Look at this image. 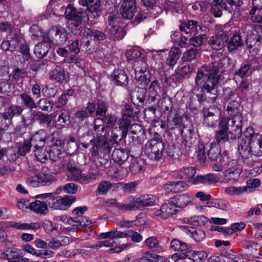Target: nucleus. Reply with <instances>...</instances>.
<instances>
[{"mask_svg":"<svg viewBox=\"0 0 262 262\" xmlns=\"http://www.w3.org/2000/svg\"><path fill=\"white\" fill-rule=\"evenodd\" d=\"M46 37L50 43L62 45L67 42L68 33L64 29L53 28L48 31Z\"/></svg>","mask_w":262,"mask_h":262,"instance_id":"8","label":"nucleus"},{"mask_svg":"<svg viewBox=\"0 0 262 262\" xmlns=\"http://www.w3.org/2000/svg\"><path fill=\"white\" fill-rule=\"evenodd\" d=\"M145 162L141 158L134 159L129 166L131 173L136 174L140 173L144 170Z\"/></svg>","mask_w":262,"mask_h":262,"instance_id":"31","label":"nucleus"},{"mask_svg":"<svg viewBox=\"0 0 262 262\" xmlns=\"http://www.w3.org/2000/svg\"><path fill=\"white\" fill-rule=\"evenodd\" d=\"M117 120L116 116L109 114L105 115L102 119L98 118L95 119L94 129L96 139L91 140L90 142L93 146L91 149L92 156L98 157L100 154L108 155L111 150L110 144L107 142L106 133H104V125L97 124L98 122L105 123L107 126L112 127L116 124Z\"/></svg>","mask_w":262,"mask_h":262,"instance_id":"3","label":"nucleus"},{"mask_svg":"<svg viewBox=\"0 0 262 262\" xmlns=\"http://www.w3.org/2000/svg\"><path fill=\"white\" fill-rule=\"evenodd\" d=\"M78 3L82 6H86L89 11L95 13L97 16L100 13V0H79Z\"/></svg>","mask_w":262,"mask_h":262,"instance_id":"24","label":"nucleus"},{"mask_svg":"<svg viewBox=\"0 0 262 262\" xmlns=\"http://www.w3.org/2000/svg\"><path fill=\"white\" fill-rule=\"evenodd\" d=\"M206 39V37L205 35L195 36L190 38L189 43L191 46L197 47L201 46Z\"/></svg>","mask_w":262,"mask_h":262,"instance_id":"60","label":"nucleus"},{"mask_svg":"<svg viewBox=\"0 0 262 262\" xmlns=\"http://www.w3.org/2000/svg\"><path fill=\"white\" fill-rule=\"evenodd\" d=\"M188 184L183 181L169 182L164 184L163 189L167 192L178 193L185 191Z\"/></svg>","mask_w":262,"mask_h":262,"instance_id":"16","label":"nucleus"},{"mask_svg":"<svg viewBox=\"0 0 262 262\" xmlns=\"http://www.w3.org/2000/svg\"><path fill=\"white\" fill-rule=\"evenodd\" d=\"M192 71V68L189 65H184L179 67L176 70L174 76L176 80H180L185 76L190 74Z\"/></svg>","mask_w":262,"mask_h":262,"instance_id":"39","label":"nucleus"},{"mask_svg":"<svg viewBox=\"0 0 262 262\" xmlns=\"http://www.w3.org/2000/svg\"><path fill=\"white\" fill-rule=\"evenodd\" d=\"M7 39H9L12 46L13 47L15 51L19 47L20 52L22 54L24 59V62H29L31 60V55L30 54L29 49L26 45L24 43L25 42L23 35L21 34L14 33L13 36H8Z\"/></svg>","mask_w":262,"mask_h":262,"instance_id":"7","label":"nucleus"},{"mask_svg":"<svg viewBox=\"0 0 262 262\" xmlns=\"http://www.w3.org/2000/svg\"><path fill=\"white\" fill-rule=\"evenodd\" d=\"M181 51L178 48L172 47L169 52L166 63L169 66H173L180 58Z\"/></svg>","mask_w":262,"mask_h":262,"instance_id":"38","label":"nucleus"},{"mask_svg":"<svg viewBox=\"0 0 262 262\" xmlns=\"http://www.w3.org/2000/svg\"><path fill=\"white\" fill-rule=\"evenodd\" d=\"M228 120L226 118H220L219 127L215 134V139L218 144H223L238 138L230 130H228Z\"/></svg>","mask_w":262,"mask_h":262,"instance_id":"5","label":"nucleus"},{"mask_svg":"<svg viewBox=\"0 0 262 262\" xmlns=\"http://www.w3.org/2000/svg\"><path fill=\"white\" fill-rule=\"evenodd\" d=\"M209 44L212 49L218 50L225 46V41L219 35L211 36L209 40Z\"/></svg>","mask_w":262,"mask_h":262,"instance_id":"44","label":"nucleus"},{"mask_svg":"<svg viewBox=\"0 0 262 262\" xmlns=\"http://www.w3.org/2000/svg\"><path fill=\"white\" fill-rule=\"evenodd\" d=\"M205 148V145L203 144H199L198 146L197 157L201 162H204L207 158V154L206 153Z\"/></svg>","mask_w":262,"mask_h":262,"instance_id":"63","label":"nucleus"},{"mask_svg":"<svg viewBox=\"0 0 262 262\" xmlns=\"http://www.w3.org/2000/svg\"><path fill=\"white\" fill-rule=\"evenodd\" d=\"M183 125H184L182 122V119L181 117L176 116L171 120L168 119L167 126L169 129H172L175 127H179L180 130L183 128Z\"/></svg>","mask_w":262,"mask_h":262,"instance_id":"48","label":"nucleus"},{"mask_svg":"<svg viewBox=\"0 0 262 262\" xmlns=\"http://www.w3.org/2000/svg\"><path fill=\"white\" fill-rule=\"evenodd\" d=\"M219 69L212 64L205 65L199 69L195 79V86L200 88L205 100L209 103L214 102L217 97V87L220 79Z\"/></svg>","mask_w":262,"mask_h":262,"instance_id":"1","label":"nucleus"},{"mask_svg":"<svg viewBox=\"0 0 262 262\" xmlns=\"http://www.w3.org/2000/svg\"><path fill=\"white\" fill-rule=\"evenodd\" d=\"M184 229L186 234L190 236L196 242H200L205 237V233L201 229H195L193 227L185 226Z\"/></svg>","mask_w":262,"mask_h":262,"instance_id":"22","label":"nucleus"},{"mask_svg":"<svg viewBox=\"0 0 262 262\" xmlns=\"http://www.w3.org/2000/svg\"><path fill=\"white\" fill-rule=\"evenodd\" d=\"M240 108L241 105L237 101L234 100L230 102L226 110L228 117H242Z\"/></svg>","mask_w":262,"mask_h":262,"instance_id":"30","label":"nucleus"},{"mask_svg":"<svg viewBox=\"0 0 262 262\" xmlns=\"http://www.w3.org/2000/svg\"><path fill=\"white\" fill-rule=\"evenodd\" d=\"M71 243L70 238L68 236H62L60 239H53L48 244V247L52 249H57L61 246L69 245Z\"/></svg>","mask_w":262,"mask_h":262,"instance_id":"36","label":"nucleus"},{"mask_svg":"<svg viewBox=\"0 0 262 262\" xmlns=\"http://www.w3.org/2000/svg\"><path fill=\"white\" fill-rule=\"evenodd\" d=\"M41 186H45L51 184L53 181L52 176L46 173L45 172H41L37 174Z\"/></svg>","mask_w":262,"mask_h":262,"instance_id":"54","label":"nucleus"},{"mask_svg":"<svg viewBox=\"0 0 262 262\" xmlns=\"http://www.w3.org/2000/svg\"><path fill=\"white\" fill-rule=\"evenodd\" d=\"M29 207L32 211L40 214H46L49 211L47 204L38 200L30 203Z\"/></svg>","mask_w":262,"mask_h":262,"instance_id":"32","label":"nucleus"},{"mask_svg":"<svg viewBox=\"0 0 262 262\" xmlns=\"http://www.w3.org/2000/svg\"><path fill=\"white\" fill-rule=\"evenodd\" d=\"M50 78L60 83L66 82L67 77L64 69L60 66L56 67L50 72Z\"/></svg>","mask_w":262,"mask_h":262,"instance_id":"27","label":"nucleus"},{"mask_svg":"<svg viewBox=\"0 0 262 262\" xmlns=\"http://www.w3.org/2000/svg\"><path fill=\"white\" fill-rule=\"evenodd\" d=\"M33 146L29 140L24 141L23 144L20 145L18 150V153L21 156H25L30 151L31 146Z\"/></svg>","mask_w":262,"mask_h":262,"instance_id":"62","label":"nucleus"},{"mask_svg":"<svg viewBox=\"0 0 262 262\" xmlns=\"http://www.w3.org/2000/svg\"><path fill=\"white\" fill-rule=\"evenodd\" d=\"M12 227L17 230H36L40 227V224L38 222L31 223H21L14 222L12 224Z\"/></svg>","mask_w":262,"mask_h":262,"instance_id":"37","label":"nucleus"},{"mask_svg":"<svg viewBox=\"0 0 262 262\" xmlns=\"http://www.w3.org/2000/svg\"><path fill=\"white\" fill-rule=\"evenodd\" d=\"M227 120H228V127H230V130L239 138L242 135L243 117H228Z\"/></svg>","mask_w":262,"mask_h":262,"instance_id":"15","label":"nucleus"},{"mask_svg":"<svg viewBox=\"0 0 262 262\" xmlns=\"http://www.w3.org/2000/svg\"><path fill=\"white\" fill-rule=\"evenodd\" d=\"M129 201L135 202L138 209H143L146 207L155 205L156 198L151 194H145L139 197L130 196Z\"/></svg>","mask_w":262,"mask_h":262,"instance_id":"10","label":"nucleus"},{"mask_svg":"<svg viewBox=\"0 0 262 262\" xmlns=\"http://www.w3.org/2000/svg\"><path fill=\"white\" fill-rule=\"evenodd\" d=\"M142 55L141 52L136 49L128 50L126 53V57L129 60H136L141 57Z\"/></svg>","mask_w":262,"mask_h":262,"instance_id":"61","label":"nucleus"},{"mask_svg":"<svg viewBox=\"0 0 262 262\" xmlns=\"http://www.w3.org/2000/svg\"><path fill=\"white\" fill-rule=\"evenodd\" d=\"M20 97L25 105L29 109H33L37 107V105L32 97L29 95L24 93L20 94Z\"/></svg>","mask_w":262,"mask_h":262,"instance_id":"51","label":"nucleus"},{"mask_svg":"<svg viewBox=\"0 0 262 262\" xmlns=\"http://www.w3.org/2000/svg\"><path fill=\"white\" fill-rule=\"evenodd\" d=\"M112 187V184L107 181H101L98 187V191L99 194H104L110 189Z\"/></svg>","mask_w":262,"mask_h":262,"instance_id":"64","label":"nucleus"},{"mask_svg":"<svg viewBox=\"0 0 262 262\" xmlns=\"http://www.w3.org/2000/svg\"><path fill=\"white\" fill-rule=\"evenodd\" d=\"M244 45L241 36L238 34H234L228 43L227 48L230 52L237 50Z\"/></svg>","mask_w":262,"mask_h":262,"instance_id":"35","label":"nucleus"},{"mask_svg":"<svg viewBox=\"0 0 262 262\" xmlns=\"http://www.w3.org/2000/svg\"><path fill=\"white\" fill-rule=\"evenodd\" d=\"M211 11L215 17H220L222 15V9L228 11L229 13H233L232 9H230L226 5L224 0H213L211 3Z\"/></svg>","mask_w":262,"mask_h":262,"instance_id":"17","label":"nucleus"},{"mask_svg":"<svg viewBox=\"0 0 262 262\" xmlns=\"http://www.w3.org/2000/svg\"><path fill=\"white\" fill-rule=\"evenodd\" d=\"M219 178L214 173H209L205 175H198L189 180V183L197 185L200 183L205 185H211L218 182Z\"/></svg>","mask_w":262,"mask_h":262,"instance_id":"14","label":"nucleus"},{"mask_svg":"<svg viewBox=\"0 0 262 262\" xmlns=\"http://www.w3.org/2000/svg\"><path fill=\"white\" fill-rule=\"evenodd\" d=\"M192 200V195L187 193L175 196L172 203L175 205L176 210L178 212L190 203Z\"/></svg>","mask_w":262,"mask_h":262,"instance_id":"19","label":"nucleus"},{"mask_svg":"<svg viewBox=\"0 0 262 262\" xmlns=\"http://www.w3.org/2000/svg\"><path fill=\"white\" fill-rule=\"evenodd\" d=\"M107 110V105L105 102L102 100H99L97 103V108L96 110L97 116L103 117L106 115Z\"/></svg>","mask_w":262,"mask_h":262,"instance_id":"58","label":"nucleus"},{"mask_svg":"<svg viewBox=\"0 0 262 262\" xmlns=\"http://www.w3.org/2000/svg\"><path fill=\"white\" fill-rule=\"evenodd\" d=\"M180 29L181 31L185 32L186 34L190 33L195 35L198 33L199 30L201 29V27L196 21L191 20L182 23L180 26Z\"/></svg>","mask_w":262,"mask_h":262,"instance_id":"23","label":"nucleus"},{"mask_svg":"<svg viewBox=\"0 0 262 262\" xmlns=\"http://www.w3.org/2000/svg\"><path fill=\"white\" fill-rule=\"evenodd\" d=\"M146 246L153 251L159 252L162 250L159 242L156 237L150 236L148 237L145 241Z\"/></svg>","mask_w":262,"mask_h":262,"instance_id":"42","label":"nucleus"},{"mask_svg":"<svg viewBox=\"0 0 262 262\" xmlns=\"http://www.w3.org/2000/svg\"><path fill=\"white\" fill-rule=\"evenodd\" d=\"M34 152L37 160L40 162H45L48 158V155H50L51 152H48L42 147H34Z\"/></svg>","mask_w":262,"mask_h":262,"instance_id":"41","label":"nucleus"},{"mask_svg":"<svg viewBox=\"0 0 262 262\" xmlns=\"http://www.w3.org/2000/svg\"><path fill=\"white\" fill-rule=\"evenodd\" d=\"M116 245V242L113 239H108L105 241H99L96 244L92 245L91 248L93 249H99L103 247L107 248H113ZM113 252H119L122 251V249L120 247H116L114 249L111 248L110 249Z\"/></svg>","mask_w":262,"mask_h":262,"instance_id":"29","label":"nucleus"},{"mask_svg":"<svg viewBox=\"0 0 262 262\" xmlns=\"http://www.w3.org/2000/svg\"><path fill=\"white\" fill-rule=\"evenodd\" d=\"M247 192V187L243 186H230L225 188V192L230 195H239Z\"/></svg>","mask_w":262,"mask_h":262,"instance_id":"46","label":"nucleus"},{"mask_svg":"<svg viewBox=\"0 0 262 262\" xmlns=\"http://www.w3.org/2000/svg\"><path fill=\"white\" fill-rule=\"evenodd\" d=\"M132 115V111L129 106L126 105L125 113H124L121 119L118 120V124L119 129L121 130L122 138H125L127 134L128 128L130 125V117Z\"/></svg>","mask_w":262,"mask_h":262,"instance_id":"12","label":"nucleus"},{"mask_svg":"<svg viewBox=\"0 0 262 262\" xmlns=\"http://www.w3.org/2000/svg\"><path fill=\"white\" fill-rule=\"evenodd\" d=\"M241 172L242 170L239 168L232 167L225 170L224 176L228 182L234 183L238 180Z\"/></svg>","mask_w":262,"mask_h":262,"instance_id":"26","label":"nucleus"},{"mask_svg":"<svg viewBox=\"0 0 262 262\" xmlns=\"http://www.w3.org/2000/svg\"><path fill=\"white\" fill-rule=\"evenodd\" d=\"M183 221L186 224H189L194 226H201L207 223V219L204 215L193 216L190 217H185Z\"/></svg>","mask_w":262,"mask_h":262,"instance_id":"34","label":"nucleus"},{"mask_svg":"<svg viewBox=\"0 0 262 262\" xmlns=\"http://www.w3.org/2000/svg\"><path fill=\"white\" fill-rule=\"evenodd\" d=\"M111 76L115 83L118 85L126 86L128 84V77L125 71L122 70H115Z\"/></svg>","mask_w":262,"mask_h":262,"instance_id":"20","label":"nucleus"},{"mask_svg":"<svg viewBox=\"0 0 262 262\" xmlns=\"http://www.w3.org/2000/svg\"><path fill=\"white\" fill-rule=\"evenodd\" d=\"M76 200V197L73 195H65L63 197L60 196V210H64L69 207Z\"/></svg>","mask_w":262,"mask_h":262,"instance_id":"47","label":"nucleus"},{"mask_svg":"<svg viewBox=\"0 0 262 262\" xmlns=\"http://www.w3.org/2000/svg\"><path fill=\"white\" fill-rule=\"evenodd\" d=\"M207 156L213 161H216L220 157V149L218 144L213 142L210 145V149L208 151Z\"/></svg>","mask_w":262,"mask_h":262,"instance_id":"43","label":"nucleus"},{"mask_svg":"<svg viewBox=\"0 0 262 262\" xmlns=\"http://www.w3.org/2000/svg\"><path fill=\"white\" fill-rule=\"evenodd\" d=\"M170 247L174 251H188L191 249L190 245H188L186 243L181 242L177 239H173L171 241Z\"/></svg>","mask_w":262,"mask_h":262,"instance_id":"40","label":"nucleus"},{"mask_svg":"<svg viewBox=\"0 0 262 262\" xmlns=\"http://www.w3.org/2000/svg\"><path fill=\"white\" fill-rule=\"evenodd\" d=\"M130 202L126 204H122L120 203H116V207L120 211L123 212L126 211H132L138 209L136 203L134 202L129 201Z\"/></svg>","mask_w":262,"mask_h":262,"instance_id":"49","label":"nucleus"},{"mask_svg":"<svg viewBox=\"0 0 262 262\" xmlns=\"http://www.w3.org/2000/svg\"><path fill=\"white\" fill-rule=\"evenodd\" d=\"M153 211L156 216L164 220L167 219L177 212L176 207L172 202L165 203L159 208L154 209Z\"/></svg>","mask_w":262,"mask_h":262,"instance_id":"9","label":"nucleus"},{"mask_svg":"<svg viewBox=\"0 0 262 262\" xmlns=\"http://www.w3.org/2000/svg\"><path fill=\"white\" fill-rule=\"evenodd\" d=\"M49 207L55 210H60V196H55L54 194L52 198H50L49 200H47Z\"/></svg>","mask_w":262,"mask_h":262,"instance_id":"56","label":"nucleus"},{"mask_svg":"<svg viewBox=\"0 0 262 262\" xmlns=\"http://www.w3.org/2000/svg\"><path fill=\"white\" fill-rule=\"evenodd\" d=\"M43 39V42L38 43L34 48V53L36 56L39 58L44 57L51 48L50 43L47 39L46 36H44Z\"/></svg>","mask_w":262,"mask_h":262,"instance_id":"25","label":"nucleus"},{"mask_svg":"<svg viewBox=\"0 0 262 262\" xmlns=\"http://www.w3.org/2000/svg\"><path fill=\"white\" fill-rule=\"evenodd\" d=\"M247 40L251 43H253V46H259L262 42V25H255L253 31L248 37Z\"/></svg>","mask_w":262,"mask_h":262,"instance_id":"21","label":"nucleus"},{"mask_svg":"<svg viewBox=\"0 0 262 262\" xmlns=\"http://www.w3.org/2000/svg\"><path fill=\"white\" fill-rule=\"evenodd\" d=\"M198 50L195 48H191L187 50L183 54V59L185 61H191L195 59Z\"/></svg>","mask_w":262,"mask_h":262,"instance_id":"57","label":"nucleus"},{"mask_svg":"<svg viewBox=\"0 0 262 262\" xmlns=\"http://www.w3.org/2000/svg\"><path fill=\"white\" fill-rule=\"evenodd\" d=\"M47 133L44 129H40L33 134L29 140L34 147H42L46 144Z\"/></svg>","mask_w":262,"mask_h":262,"instance_id":"18","label":"nucleus"},{"mask_svg":"<svg viewBox=\"0 0 262 262\" xmlns=\"http://www.w3.org/2000/svg\"><path fill=\"white\" fill-rule=\"evenodd\" d=\"M35 117L36 114L32 109H29L22 115V122L26 125L29 126L34 122Z\"/></svg>","mask_w":262,"mask_h":262,"instance_id":"45","label":"nucleus"},{"mask_svg":"<svg viewBox=\"0 0 262 262\" xmlns=\"http://www.w3.org/2000/svg\"><path fill=\"white\" fill-rule=\"evenodd\" d=\"M149 73H135V79L141 85H146L150 81Z\"/></svg>","mask_w":262,"mask_h":262,"instance_id":"50","label":"nucleus"},{"mask_svg":"<svg viewBox=\"0 0 262 262\" xmlns=\"http://www.w3.org/2000/svg\"><path fill=\"white\" fill-rule=\"evenodd\" d=\"M245 138L238 140V151L244 162L252 166L257 157L262 156V135L255 133L252 127L247 128Z\"/></svg>","mask_w":262,"mask_h":262,"instance_id":"2","label":"nucleus"},{"mask_svg":"<svg viewBox=\"0 0 262 262\" xmlns=\"http://www.w3.org/2000/svg\"><path fill=\"white\" fill-rule=\"evenodd\" d=\"M23 109L20 106L18 105H11L7 110V112L5 113L8 115V117H12L14 116H19Z\"/></svg>","mask_w":262,"mask_h":262,"instance_id":"59","label":"nucleus"},{"mask_svg":"<svg viewBox=\"0 0 262 262\" xmlns=\"http://www.w3.org/2000/svg\"><path fill=\"white\" fill-rule=\"evenodd\" d=\"M145 222V215L144 213H141L136 216V219L134 221L132 222L126 221L124 226L129 227L132 226V224L135 226H142L144 225Z\"/></svg>","mask_w":262,"mask_h":262,"instance_id":"53","label":"nucleus"},{"mask_svg":"<svg viewBox=\"0 0 262 262\" xmlns=\"http://www.w3.org/2000/svg\"><path fill=\"white\" fill-rule=\"evenodd\" d=\"M84 12L78 11L72 5H68L64 12V16L70 20L68 28L73 33L75 34L79 33L82 17L84 16Z\"/></svg>","mask_w":262,"mask_h":262,"instance_id":"4","label":"nucleus"},{"mask_svg":"<svg viewBox=\"0 0 262 262\" xmlns=\"http://www.w3.org/2000/svg\"><path fill=\"white\" fill-rule=\"evenodd\" d=\"M164 148V144L161 140L153 139L145 144V153L151 160L158 161L162 158Z\"/></svg>","mask_w":262,"mask_h":262,"instance_id":"6","label":"nucleus"},{"mask_svg":"<svg viewBox=\"0 0 262 262\" xmlns=\"http://www.w3.org/2000/svg\"><path fill=\"white\" fill-rule=\"evenodd\" d=\"M180 132L186 142H188L192 139L193 130L191 127L183 125V128Z\"/></svg>","mask_w":262,"mask_h":262,"instance_id":"55","label":"nucleus"},{"mask_svg":"<svg viewBox=\"0 0 262 262\" xmlns=\"http://www.w3.org/2000/svg\"><path fill=\"white\" fill-rule=\"evenodd\" d=\"M45 142L50 147H60L62 144V139L57 132H53L48 136L46 135Z\"/></svg>","mask_w":262,"mask_h":262,"instance_id":"28","label":"nucleus"},{"mask_svg":"<svg viewBox=\"0 0 262 262\" xmlns=\"http://www.w3.org/2000/svg\"><path fill=\"white\" fill-rule=\"evenodd\" d=\"M128 153L123 149H115L112 154V158L115 162L122 164L128 159Z\"/></svg>","mask_w":262,"mask_h":262,"instance_id":"33","label":"nucleus"},{"mask_svg":"<svg viewBox=\"0 0 262 262\" xmlns=\"http://www.w3.org/2000/svg\"><path fill=\"white\" fill-rule=\"evenodd\" d=\"M136 10L135 0H123L120 8V13L122 17L126 19H131L134 16Z\"/></svg>","mask_w":262,"mask_h":262,"instance_id":"13","label":"nucleus"},{"mask_svg":"<svg viewBox=\"0 0 262 262\" xmlns=\"http://www.w3.org/2000/svg\"><path fill=\"white\" fill-rule=\"evenodd\" d=\"M195 172L196 170L194 167L184 168L180 171V177L181 179L188 178L189 182L190 179L195 177L194 176Z\"/></svg>","mask_w":262,"mask_h":262,"instance_id":"52","label":"nucleus"},{"mask_svg":"<svg viewBox=\"0 0 262 262\" xmlns=\"http://www.w3.org/2000/svg\"><path fill=\"white\" fill-rule=\"evenodd\" d=\"M204 123L208 127H213L216 123L220 115L219 109L216 107H210L204 109Z\"/></svg>","mask_w":262,"mask_h":262,"instance_id":"11","label":"nucleus"}]
</instances>
